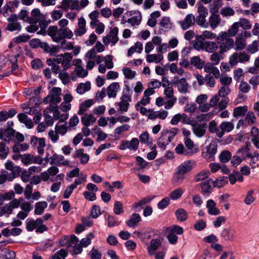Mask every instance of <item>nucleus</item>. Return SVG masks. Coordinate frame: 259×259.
<instances>
[{
	"mask_svg": "<svg viewBox=\"0 0 259 259\" xmlns=\"http://www.w3.org/2000/svg\"><path fill=\"white\" fill-rule=\"evenodd\" d=\"M195 166V162L192 160L185 161L179 165L176 169L172 179V182L176 185L183 183L186 176Z\"/></svg>",
	"mask_w": 259,
	"mask_h": 259,
	"instance_id": "1",
	"label": "nucleus"
},
{
	"mask_svg": "<svg viewBox=\"0 0 259 259\" xmlns=\"http://www.w3.org/2000/svg\"><path fill=\"white\" fill-rule=\"evenodd\" d=\"M217 40L220 45L219 53L222 54L230 50L234 46V41L232 38L228 37L226 31L221 32L217 37Z\"/></svg>",
	"mask_w": 259,
	"mask_h": 259,
	"instance_id": "2",
	"label": "nucleus"
},
{
	"mask_svg": "<svg viewBox=\"0 0 259 259\" xmlns=\"http://www.w3.org/2000/svg\"><path fill=\"white\" fill-rule=\"evenodd\" d=\"M26 229L29 232L35 230L38 233H42L48 230V227L44 224L42 219L38 218L36 220L32 219H27L25 222Z\"/></svg>",
	"mask_w": 259,
	"mask_h": 259,
	"instance_id": "3",
	"label": "nucleus"
},
{
	"mask_svg": "<svg viewBox=\"0 0 259 259\" xmlns=\"http://www.w3.org/2000/svg\"><path fill=\"white\" fill-rule=\"evenodd\" d=\"M29 45L33 49L40 48L43 49L45 52L49 53L51 56H55L59 51L58 47L55 46H50L48 43L42 42L37 38L31 39L29 41Z\"/></svg>",
	"mask_w": 259,
	"mask_h": 259,
	"instance_id": "4",
	"label": "nucleus"
},
{
	"mask_svg": "<svg viewBox=\"0 0 259 259\" xmlns=\"http://www.w3.org/2000/svg\"><path fill=\"white\" fill-rule=\"evenodd\" d=\"M218 145L215 141H212L203 150L202 156L209 161L214 160L215 155L217 152Z\"/></svg>",
	"mask_w": 259,
	"mask_h": 259,
	"instance_id": "5",
	"label": "nucleus"
},
{
	"mask_svg": "<svg viewBox=\"0 0 259 259\" xmlns=\"http://www.w3.org/2000/svg\"><path fill=\"white\" fill-rule=\"evenodd\" d=\"M249 59L250 56L245 52L235 53L230 56L229 63L231 66H235L238 63H245Z\"/></svg>",
	"mask_w": 259,
	"mask_h": 259,
	"instance_id": "6",
	"label": "nucleus"
},
{
	"mask_svg": "<svg viewBox=\"0 0 259 259\" xmlns=\"http://www.w3.org/2000/svg\"><path fill=\"white\" fill-rule=\"evenodd\" d=\"M187 124H190L192 127V131L197 137H203L206 132L207 125L206 123H198L195 121H190Z\"/></svg>",
	"mask_w": 259,
	"mask_h": 259,
	"instance_id": "7",
	"label": "nucleus"
},
{
	"mask_svg": "<svg viewBox=\"0 0 259 259\" xmlns=\"http://www.w3.org/2000/svg\"><path fill=\"white\" fill-rule=\"evenodd\" d=\"M118 33V28L114 27L110 30L108 35L103 37V43L107 46L111 42L112 46H114L119 40Z\"/></svg>",
	"mask_w": 259,
	"mask_h": 259,
	"instance_id": "8",
	"label": "nucleus"
},
{
	"mask_svg": "<svg viewBox=\"0 0 259 259\" xmlns=\"http://www.w3.org/2000/svg\"><path fill=\"white\" fill-rule=\"evenodd\" d=\"M139 144V141L137 138H133L131 141L123 140L119 145V149L125 150L128 149L130 150L136 151L138 149Z\"/></svg>",
	"mask_w": 259,
	"mask_h": 259,
	"instance_id": "9",
	"label": "nucleus"
},
{
	"mask_svg": "<svg viewBox=\"0 0 259 259\" xmlns=\"http://www.w3.org/2000/svg\"><path fill=\"white\" fill-rule=\"evenodd\" d=\"M47 33L54 42H59L61 40H63L61 28L58 29L57 26H50L48 29Z\"/></svg>",
	"mask_w": 259,
	"mask_h": 259,
	"instance_id": "10",
	"label": "nucleus"
},
{
	"mask_svg": "<svg viewBox=\"0 0 259 259\" xmlns=\"http://www.w3.org/2000/svg\"><path fill=\"white\" fill-rule=\"evenodd\" d=\"M236 233L235 229L232 227L224 228L221 232V237L226 241H233Z\"/></svg>",
	"mask_w": 259,
	"mask_h": 259,
	"instance_id": "11",
	"label": "nucleus"
},
{
	"mask_svg": "<svg viewBox=\"0 0 259 259\" xmlns=\"http://www.w3.org/2000/svg\"><path fill=\"white\" fill-rule=\"evenodd\" d=\"M18 17L16 15H13L8 18L9 23L6 29L10 31H20L21 29V25L17 22Z\"/></svg>",
	"mask_w": 259,
	"mask_h": 259,
	"instance_id": "12",
	"label": "nucleus"
},
{
	"mask_svg": "<svg viewBox=\"0 0 259 259\" xmlns=\"http://www.w3.org/2000/svg\"><path fill=\"white\" fill-rule=\"evenodd\" d=\"M176 77L171 82L172 85L176 84L179 92L182 94H186L188 92L189 84L185 78H181L179 80L176 79Z\"/></svg>",
	"mask_w": 259,
	"mask_h": 259,
	"instance_id": "13",
	"label": "nucleus"
},
{
	"mask_svg": "<svg viewBox=\"0 0 259 259\" xmlns=\"http://www.w3.org/2000/svg\"><path fill=\"white\" fill-rule=\"evenodd\" d=\"M195 18L192 14H188L183 21L180 22V24L184 30L188 29L195 24Z\"/></svg>",
	"mask_w": 259,
	"mask_h": 259,
	"instance_id": "14",
	"label": "nucleus"
},
{
	"mask_svg": "<svg viewBox=\"0 0 259 259\" xmlns=\"http://www.w3.org/2000/svg\"><path fill=\"white\" fill-rule=\"evenodd\" d=\"M44 19L42 14L38 9H34L31 12V16H29L28 23L29 24H37L39 21Z\"/></svg>",
	"mask_w": 259,
	"mask_h": 259,
	"instance_id": "15",
	"label": "nucleus"
},
{
	"mask_svg": "<svg viewBox=\"0 0 259 259\" xmlns=\"http://www.w3.org/2000/svg\"><path fill=\"white\" fill-rule=\"evenodd\" d=\"M11 72L4 73L0 75V79L9 76L11 73L15 75L18 74L20 72L19 67L17 64V59L15 57L11 59Z\"/></svg>",
	"mask_w": 259,
	"mask_h": 259,
	"instance_id": "16",
	"label": "nucleus"
},
{
	"mask_svg": "<svg viewBox=\"0 0 259 259\" xmlns=\"http://www.w3.org/2000/svg\"><path fill=\"white\" fill-rule=\"evenodd\" d=\"M141 221V218L140 214L134 213L130 216L129 220L126 222V224L130 228H135Z\"/></svg>",
	"mask_w": 259,
	"mask_h": 259,
	"instance_id": "17",
	"label": "nucleus"
},
{
	"mask_svg": "<svg viewBox=\"0 0 259 259\" xmlns=\"http://www.w3.org/2000/svg\"><path fill=\"white\" fill-rule=\"evenodd\" d=\"M78 0H63L61 8L67 10L69 8L71 10H78L79 6Z\"/></svg>",
	"mask_w": 259,
	"mask_h": 259,
	"instance_id": "18",
	"label": "nucleus"
},
{
	"mask_svg": "<svg viewBox=\"0 0 259 259\" xmlns=\"http://www.w3.org/2000/svg\"><path fill=\"white\" fill-rule=\"evenodd\" d=\"M94 102L93 99H88L84 101L79 105V110L77 114L79 115H83L85 114L88 109L91 107Z\"/></svg>",
	"mask_w": 259,
	"mask_h": 259,
	"instance_id": "19",
	"label": "nucleus"
},
{
	"mask_svg": "<svg viewBox=\"0 0 259 259\" xmlns=\"http://www.w3.org/2000/svg\"><path fill=\"white\" fill-rule=\"evenodd\" d=\"M96 118L92 114L85 113L81 118V122L85 126L93 125L96 121Z\"/></svg>",
	"mask_w": 259,
	"mask_h": 259,
	"instance_id": "20",
	"label": "nucleus"
},
{
	"mask_svg": "<svg viewBox=\"0 0 259 259\" xmlns=\"http://www.w3.org/2000/svg\"><path fill=\"white\" fill-rule=\"evenodd\" d=\"M216 205V203L213 200L209 199L207 201L206 207L209 214L216 215L220 214V211Z\"/></svg>",
	"mask_w": 259,
	"mask_h": 259,
	"instance_id": "21",
	"label": "nucleus"
},
{
	"mask_svg": "<svg viewBox=\"0 0 259 259\" xmlns=\"http://www.w3.org/2000/svg\"><path fill=\"white\" fill-rule=\"evenodd\" d=\"M15 131L12 127L2 131L0 132V138L5 141H8L9 143L11 140V137L15 135Z\"/></svg>",
	"mask_w": 259,
	"mask_h": 259,
	"instance_id": "22",
	"label": "nucleus"
},
{
	"mask_svg": "<svg viewBox=\"0 0 259 259\" xmlns=\"http://www.w3.org/2000/svg\"><path fill=\"white\" fill-rule=\"evenodd\" d=\"M222 131L217 133L219 137H222L225 132H230L234 128V125L231 122H223L220 125Z\"/></svg>",
	"mask_w": 259,
	"mask_h": 259,
	"instance_id": "23",
	"label": "nucleus"
},
{
	"mask_svg": "<svg viewBox=\"0 0 259 259\" xmlns=\"http://www.w3.org/2000/svg\"><path fill=\"white\" fill-rule=\"evenodd\" d=\"M119 84L118 82H113L110 84L107 88V95L109 98H115L116 96L117 92L119 90Z\"/></svg>",
	"mask_w": 259,
	"mask_h": 259,
	"instance_id": "24",
	"label": "nucleus"
},
{
	"mask_svg": "<svg viewBox=\"0 0 259 259\" xmlns=\"http://www.w3.org/2000/svg\"><path fill=\"white\" fill-rule=\"evenodd\" d=\"M153 198L154 197L153 196L146 197L143 198L139 202L134 203L132 205V208H134L136 210H138V208H139V209L140 210L143 208L144 206L150 203Z\"/></svg>",
	"mask_w": 259,
	"mask_h": 259,
	"instance_id": "25",
	"label": "nucleus"
},
{
	"mask_svg": "<svg viewBox=\"0 0 259 259\" xmlns=\"http://www.w3.org/2000/svg\"><path fill=\"white\" fill-rule=\"evenodd\" d=\"M78 28L75 29L74 34L76 36H81L86 32L85 19L83 18H79L78 19Z\"/></svg>",
	"mask_w": 259,
	"mask_h": 259,
	"instance_id": "26",
	"label": "nucleus"
},
{
	"mask_svg": "<svg viewBox=\"0 0 259 259\" xmlns=\"http://www.w3.org/2000/svg\"><path fill=\"white\" fill-rule=\"evenodd\" d=\"M171 140L163 132H161V137L158 139L157 144L158 146L161 149H165L166 145H167Z\"/></svg>",
	"mask_w": 259,
	"mask_h": 259,
	"instance_id": "27",
	"label": "nucleus"
},
{
	"mask_svg": "<svg viewBox=\"0 0 259 259\" xmlns=\"http://www.w3.org/2000/svg\"><path fill=\"white\" fill-rule=\"evenodd\" d=\"M121 101L118 103L120 110L122 112H126L128 110L130 105L129 102H131L132 99L127 96H121Z\"/></svg>",
	"mask_w": 259,
	"mask_h": 259,
	"instance_id": "28",
	"label": "nucleus"
},
{
	"mask_svg": "<svg viewBox=\"0 0 259 259\" xmlns=\"http://www.w3.org/2000/svg\"><path fill=\"white\" fill-rule=\"evenodd\" d=\"M246 43L244 37H243L242 34H237L236 36V39L234 42V46H235V49L236 50H243Z\"/></svg>",
	"mask_w": 259,
	"mask_h": 259,
	"instance_id": "29",
	"label": "nucleus"
},
{
	"mask_svg": "<svg viewBox=\"0 0 259 259\" xmlns=\"http://www.w3.org/2000/svg\"><path fill=\"white\" fill-rule=\"evenodd\" d=\"M210 13L211 15L209 17V22L211 28L214 29L220 24L221 18L218 14L212 12V10L210 11Z\"/></svg>",
	"mask_w": 259,
	"mask_h": 259,
	"instance_id": "30",
	"label": "nucleus"
},
{
	"mask_svg": "<svg viewBox=\"0 0 259 259\" xmlns=\"http://www.w3.org/2000/svg\"><path fill=\"white\" fill-rule=\"evenodd\" d=\"M175 151L178 154L184 155L187 156H190L196 152V151H188V150H186L182 144H179L177 146Z\"/></svg>",
	"mask_w": 259,
	"mask_h": 259,
	"instance_id": "31",
	"label": "nucleus"
},
{
	"mask_svg": "<svg viewBox=\"0 0 259 259\" xmlns=\"http://www.w3.org/2000/svg\"><path fill=\"white\" fill-rule=\"evenodd\" d=\"M190 64L197 69H201L204 67L205 62L201 60L199 56H194L191 58Z\"/></svg>",
	"mask_w": 259,
	"mask_h": 259,
	"instance_id": "32",
	"label": "nucleus"
},
{
	"mask_svg": "<svg viewBox=\"0 0 259 259\" xmlns=\"http://www.w3.org/2000/svg\"><path fill=\"white\" fill-rule=\"evenodd\" d=\"M229 180L230 183L234 184L237 181L242 182L243 181V177L241 173L237 171H234L229 176Z\"/></svg>",
	"mask_w": 259,
	"mask_h": 259,
	"instance_id": "33",
	"label": "nucleus"
},
{
	"mask_svg": "<svg viewBox=\"0 0 259 259\" xmlns=\"http://www.w3.org/2000/svg\"><path fill=\"white\" fill-rule=\"evenodd\" d=\"M213 182L210 179L207 180L201 183L200 186L202 193L204 194H210L212 190V187L211 184Z\"/></svg>",
	"mask_w": 259,
	"mask_h": 259,
	"instance_id": "34",
	"label": "nucleus"
},
{
	"mask_svg": "<svg viewBox=\"0 0 259 259\" xmlns=\"http://www.w3.org/2000/svg\"><path fill=\"white\" fill-rule=\"evenodd\" d=\"M48 206V203L46 201H39L36 202L35 204L34 213L37 215L41 214L45 208Z\"/></svg>",
	"mask_w": 259,
	"mask_h": 259,
	"instance_id": "35",
	"label": "nucleus"
},
{
	"mask_svg": "<svg viewBox=\"0 0 259 259\" xmlns=\"http://www.w3.org/2000/svg\"><path fill=\"white\" fill-rule=\"evenodd\" d=\"M218 43L214 41H205V51L208 53H213L219 48Z\"/></svg>",
	"mask_w": 259,
	"mask_h": 259,
	"instance_id": "36",
	"label": "nucleus"
},
{
	"mask_svg": "<svg viewBox=\"0 0 259 259\" xmlns=\"http://www.w3.org/2000/svg\"><path fill=\"white\" fill-rule=\"evenodd\" d=\"M63 60L62 63V66L64 70L68 69L71 66L70 62L72 59V55L71 53H65L63 55Z\"/></svg>",
	"mask_w": 259,
	"mask_h": 259,
	"instance_id": "37",
	"label": "nucleus"
},
{
	"mask_svg": "<svg viewBox=\"0 0 259 259\" xmlns=\"http://www.w3.org/2000/svg\"><path fill=\"white\" fill-rule=\"evenodd\" d=\"M91 89V83L90 82L85 83H80L78 84L76 88V92L79 94H83L86 92L89 91Z\"/></svg>",
	"mask_w": 259,
	"mask_h": 259,
	"instance_id": "38",
	"label": "nucleus"
},
{
	"mask_svg": "<svg viewBox=\"0 0 259 259\" xmlns=\"http://www.w3.org/2000/svg\"><path fill=\"white\" fill-rule=\"evenodd\" d=\"M175 215L177 220L180 222H184L188 219V213L183 208H179L175 212Z\"/></svg>",
	"mask_w": 259,
	"mask_h": 259,
	"instance_id": "39",
	"label": "nucleus"
},
{
	"mask_svg": "<svg viewBox=\"0 0 259 259\" xmlns=\"http://www.w3.org/2000/svg\"><path fill=\"white\" fill-rule=\"evenodd\" d=\"M163 59V56L161 54H150L146 57V60L149 63L155 62L158 63Z\"/></svg>",
	"mask_w": 259,
	"mask_h": 259,
	"instance_id": "40",
	"label": "nucleus"
},
{
	"mask_svg": "<svg viewBox=\"0 0 259 259\" xmlns=\"http://www.w3.org/2000/svg\"><path fill=\"white\" fill-rule=\"evenodd\" d=\"M248 108L247 106H239L235 108L233 110V116L235 117L244 115L247 112Z\"/></svg>",
	"mask_w": 259,
	"mask_h": 259,
	"instance_id": "41",
	"label": "nucleus"
},
{
	"mask_svg": "<svg viewBox=\"0 0 259 259\" xmlns=\"http://www.w3.org/2000/svg\"><path fill=\"white\" fill-rule=\"evenodd\" d=\"M161 245V241L159 239H152L150 241V245L148 247V251L149 253H153L158 247Z\"/></svg>",
	"mask_w": 259,
	"mask_h": 259,
	"instance_id": "42",
	"label": "nucleus"
},
{
	"mask_svg": "<svg viewBox=\"0 0 259 259\" xmlns=\"http://www.w3.org/2000/svg\"><path fill=\"white\" fill-rule=\"evenodd\" d=\"M61 32L62 33L63 40L61 42V45L63 46V44L66 42L64 40L65 38L71 39L73 36V33L72 31L68 27L61 28Z\"/></svg>",
	"mask_w": 259,
	"mask_h": 259,
	"instance_id": "43",
	"label": "nucleus"
},
{
	"mask_svg": "<svg viewBox=\"0 0 259 259\" xmlns=\"http://www.w3.org/2000/svg\"><path fill=\"white\" fill-rule=\"evenodd\" d=\"M237 154L240 156L242 160L246 159L251 156V153L249 152V149L247 147L242 148L239 149Z\"/></svg>",
	"mask_w": 259,
	"mask_h": 259,
	"instance_id": "44",
	"label": "nucleus"
},
{
	"mask_svg": "<svg viewBox=\"0 0 259 259\" xmlns=\"http://www.w3.org/2000/svg\"><path fill=\"white\" fill-rule=\"evenodd\" d=\"M29 148V145L27 143L20 144L17 143L13 147V151L15 153H19L20 151H24Z\"/></svg>",
	"mask_w": 259,
	"mask_h": 259,
	"instance_id": "45",
	"label": "nucleus"
},
{
	"mask_svg": "<svg viewBox=\"0 0 259 259\" xmlns=\"http://www.w3.org/2000/svg\"><path fill=\"white\" fill-rule=\"evenodd\" d=\"M50 159H51V164L61 165V161L64 160V157L63 155L54 154L50 158Z\"/></svg>",
	"mask_w": 259,
	"mask_h": 259,
	"instance_id": "46",
	"label": "nucleus"
},
{
	"mask_svg": "<svg viewBox=\"0 0 259 259\" xmlns=\"http://www.w3.org/2000/svg\"><path fill=\"white\" fill-rule=\"evenodd\" d=\"M237 22V26L242 27L244 30L250 29L251 27V24L248 20L245 18H240Z\"/></svg>",
	"mask_w": 259,
	"mask_h": 259,
	"instance_id": "47",
	"label": "nucleus"
},
{
	"mask_svg": "<svg viewBox=\"0 0 259 259\" xmlns=\"http://www.w3.org/2000/svg\"><path fill=\"white\" fill-rule=\"evenodd\" d=\"M165 229L167 231H170L171 233L175 234L176 235H181L184 232L183 228L182 227H180L176 225H172L171 226L169 227H166Z\"/></svg>",
	"mask_w": 259,
	"mask_h": 259,
	"instance_id": "48",
	"label": "nucleus"
},
{
	"mask_svg": "<svg viewBox=\"0 0 259 259\" xmlns=\"http://www.w3.org/2000/svg\"><path fill=\"white\" fill-rule=\"evenodd\" d=\"M228 183V178L223 177L218 178L212 183L213 187L221 188Z\"/></svg>",
	"mask_w": 259,
	"mask_h": 259,
	"instance_id": "49",
	"label": "nucleus"
},
{
	"mask_svg": "<svg viewBox=\"0 0 259 259\" xmlns=\"http://www.w3.org/2000/svg\"><path fill=\"white\" fill-rule=\"evenodd\" d=\"M93 233H90L85 238H82L80 241V244L82 247H87L91 243V240L94 238Z\"/></svg>",
	"mask_w": 259,
	"mask_h": 259,
	"instance_id": "50",
	"label": "nucleus"
},
{
	"mask_svg": "<svg viewBox=\"0 0 259 259\" xmlns=\"http://www.w3.org/2000/svg\"><path fill=\"white\" fill-rule=\"evenodd\" d=\"M232 154L228 150H224L219 156L220 160L222 163L228 162L231 158Z\"/></svg>",
	"mask_w": 259,
	"mask_h": 259,
	"instance_id": "51",
	"label": "nucleus"
},
{
	"mask_svg": "<svg viewBox=\"0 0 259 259\" xmlns=\"http://www.w3.org/2000/svg\"><path fill=\"white\" fill-rule=\"evenodd\" d=\"M11 171L12 172L11 174L9 173V181H12L14 179L18 177L21 172V169L19 166H15Z\"/></svg>",
	"mask_w": 259,
	"mask_h": 259,
	"instance_id": "52",
	"label": "nucleus"
},
{
	"mask_svg": "<svg viewBox=\"0 0 259 259\" xmlns=\"http://www.w3.org/2000/svg\"><path fill=\"white\" fill-rule=\"evenodd\" d=\"M184 190L179 188L173 190L170 194V197L172 200H176L180 198L184 193Z\"/></svg>",
	"mask_w": 259,
	"mask_h": 259,
	"instance_id": "53",
	"label": "nucleus"
},
{
	"mask_svg": "<svg viewBox=\"0 0 259 259\" xmlns=\"http://www.w3.org/2000/svg\"><path fill=\"white\" fill-rule=\"evenodd\" d=\"M259 153L257 151H255L253 153L251 154V156L249 157L248 158L250 159V161L249 162L250 165L251 166L252 168H255L258 165H256V162L258 161L259 159Z\"/></svg>",
	"mask_w": 259,
	"mask_h": 259,
	"instance_id": "54",
	"label": "nucleus"
},
{
	"mask_svg": "<svg viewBox=\"0 0 259 259\" xmlns=\"http://www.w3.org/2000/svg\"><path fill=\"white\" fill-rule=\"evenodd\" d=\"M259 45L256 40L253 41L252 44L249 45L247 47V51L250 54H254L258 51Z\"/></svg>",
	"mask_w": 259,
	"mask_h": 259,
	"instance_id": "55",
	"label": "nucleus"
},
{
	"mask_svg": "<svg viewBox=\"0 0 259 259\" xmlns=\"http://www.w3.org/2000/svg\"><path fill=\"white\" fill-rule=\"evenodd\" d=\"M9 152V147L4 142H0V156L2 159H5Z\"/></svg>",
	"mask_w": 259,
	"mask_h": 259,
	"instance_id": "56",
	"label": "nucleus"
},
{
	"mask_svg": "<svg viewBox=\"0 0 259 259\" xmlns=\"http://www.w3.org/2000/svg\"><path fill=\"white\" fill-rule=\"evenodd\" d=\"M123 73L126 78L132 79L135 77L136 72L131 70L129 68H124L123 69Z\"/></svg>",
	"mask_w": 259,
	"mask_h": 259,
	"instance_id": "57",
	"label": "nucleus"
},
{
	"mask_svg": "<svg viewBox=\"0 0 259 259\" xmlns=\"http://www.w3.org/2000/svg\"><path fill=\"white\" fill-rule=\"evenodd\" d=\"M114 213L116 215L120 214L123 212V205L120 201H115L114 207H113Z\"/></svg>",
	"mask_w": 259,
	"mask_h": 259,
	"instance_id": "58",
	"label": "nucleus"
},
{
	"mask_svg": "<svg viewBox=\"0 0 259 259\" xmlns=\"http://www.w3.org/2000/svg\"><path fill=\"white\" fill-rule=\"evenodd\" d=\"M75 71L77 76L81 78L84 77L88 74V71L83 69L81 65H78L76 67Z\"/></svg>",
	"mask_w": 259,
	"mask_h": 259,
	"instance_id": "59",
	"label": "nucleus"
},
{
	"mask_svg": "<svg viewBox=\"0 0 259 259\" xmlns=\"http://www.w3.org/2000/svg\"><path fill=\"white\" fill-rule=\"evenodd\" d=\"M21 160L22 163L27 165L33 163V156L29 154H24L21 155Z\"/></svg>",
	"mask_w": 259,
	"mask_h": 259,
	"instance_id": "60",
	"label": "nucleus"
},
{
	"mask_svg": "<svg viewBox=\"0 0 259 259\" xmlns=\"http://www.w3.org/2000/svg\"><path fill=\"white\" fill-rule=\"evenodd\" d=\"M209 174L208 171H202L196 175L194 180L197 182L204 181L208 178Z\"/></svg>",
	"mask_w": 259,
	"mask_h": 259,
	"instance_id": "61",
	"label": "nucleus"
},
{
	"mask_svg": "<svg viewBox=\"0 0 259 259\" xmlns=\"http://www.w3.org/2000/svg\"><path fill=\"white\" fill-rule=\"evenodd\" d=\"M169 243L172 245L176 244L178 242V237L175 234L171 233L170 231H167V235L166 236Z\"/></svg>",
	"mask_w": 259,
	"mask_h": 259,
	"instance_id": "62",
	"label": "nucleus"
},
{
	"mask_svg": "<svg viewBox=\"0 0 259 259\" xmlns=\"http://www.w3.org/2000/svg\"><path fill=\"white\" fill-rule=\"evenodd\" d=\"M250 85L245 81H241L239 86V90L241 93H247L250 90Z\"/></svg>",
	"mask_w": 259,
	"mask_h": 259,
	"instance_id": "63",
	"label": "nucleus"
},
{
	"mask_svg": "<svg viewBox=\"0 0 259 259\" xmlns=\"http://www.w3.org/2000/svg\"><path fill=\"white\" fill-rule=\"evenodd\" d=\"M215 77L210 74L205 75V84L210 88H213L215 84Z\"/></svg>",
	"mask_w": 259,
	"mask_h": 259,
	"instance_id": "64",
	"label": "nucleus"
}]
</instances>
